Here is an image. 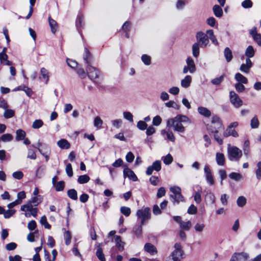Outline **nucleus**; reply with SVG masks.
<instances>
[{
    "mask_svg": "<svg viewBox=\"0 0 261 261\" xmlns=\"http://www.w3.org/2000/svg\"><path fill=\"white\" fill-rule=\"evenodd\" d=\"M137 127L141 130H145L147 127V124L144 121H139L137 124Z\"/></svg>",
    "mask_w": 261,
    "mask_h": 261,
    "instance_id": "6e6d98bb",
    "label": "nucleus"
},
{
    "mask_svg": "<svg viewBox=\"0 0 261 261\" xmlns=\"http://www.w3.org/2000/svg\"><path fill=\"white\" fill-rule=\"evenodd\" d=\"M252 64L251 61L249 58H246V63L242 64L240 67V70L242 72H249L250 68L252 67Z\"/></svg>",
    "mask_w": 261,
    "mask_h": 261,
    "instance_id": "4468645a",
    "label": "nucleus"
},
{
    "mask_svg": "<svg viewBox=\"0 0 261 261\" xmlns=\"http://www.w3.org/2000/svg\"><path fill=\"white\" fill-rule=\"evenodd\" d=\"M189 118L182 115H178L174 118H171L167 120V126L169 127H173L175 131L183 133L185 131V127L182 123L189 122Z\"/></svg>",
    "mask_w": 261,
    "mask_h": 261,
    "instance_id": "f257e3e1",
    "label": "nucleus"
},
{
    "mask_svg": "<svg viewBox=\"0 0 261 261\" xmlns=\"http://www.w3.org/2000/svg\"><path fill=\"white\" fill-rule=\"evenodd\" d=\"M228 157L230 161H238L242 155V150L236 146H229L227 149Z\"/></svg>",
    "mask_w": 261,
    "mask_h": 261,
    "instance_id": "20e7f679",
    "label": "nucleus"
},
{
    "mask_svg": "<svg viewBox=\"0 0 261 261\" xmlns=\"http://www.w3.org/2000/svg\"><path fill=\"white\" fill-rule=\"evenodd\" d=\"M67 195L72 200H76L77 199V193L75 189H72L68 190Z\"/></svg>",
    "mask_w": 261,
    "mask_h": 261,
    "instance_id": "7c9ffc66",
    "label": "nucleus"
},
{
    "mask_svg": "<svg viewBox=\"0 0 261 261\" xmlns=\"http://www.w3.org/2000/svg\"><path fill=\"white\" fill-rule=\"evenodd\" d=\"M213 11L216 17L220 18L222 16L223 12L220 5H215L213 7Z\"/></svg>",
    "mask_w": 261,
    "mask_h": 261,
    "instance_id": "f3484780",
    "label": "nucleus"
},
{
    "mask_svg": "<svg viewBox=\"0 0 261 261\" xmlns=\"http://www.w3.org/2000/svg\"><path fill=\"white\" fill-rule=\"evenodd\" d=\"M30 201L33 203L34 206H36L42 202V199L36 196L32 198Z\"/></svg>",
    "mask_w": 261,
    "mask_h": 261,
    "instance_id": "680f3d73",
    "label": "nucleus"
},
{
    "mask_svg": "<svg viewBox=\"0 0 261 261\" xmlns=\"http://www.w3.org/2000/svg\"><path fill=\"white\" fill-rule=\"evenodd\" d=\"M161 134L163 135L166 134L167 136V138L168 140L173 142L175 141V137L171 131H166L165 130H162L161 131Z\"/></svg>",
    "mask_w": 261,
    "mask_h": 261,
    "instance_id": "c85d7f7f",
    "label": "nucleus"
},
{
    "mask_svg": "<svg viewBox=\"0 0 261 261\" xmlns=\"http://www.w3.org/2000/svg\"><path fill=\"white\" fill-rule=\"evenodd\" d=\"M198 113L205 117H209L211 115V111L207 109V108L203 107H199L198 108Z\"/></svg>",
    "mask_w": 261,
    "mask_h": 261,
    "instance_id": "aec40b11",
    "label": "nucleus"
},
{
    "mask_svg": "<svg viewBox=\"0 0 261 261\" xmlns=\"http://www.w3.org/2000/svg\"><path fill=\"white\" fill-rule=\"evenodd\" d=\"M162 159L165 165H169L173 162V157L170 153L165 156H163Z\"/></svg>",
    "mask_w": 261,
    "mask_h": 261,
    "instance_id": "ea45409f",
    "label": "nucleus"
},
{
    "mask_svg": "<svg viewBox=\"0 0 261 261\" xmlns=\"http://www.w3.org/2000/svg\"><path fill=\"white\" fill-rule=\"evenodd\" d=\"M124 118L130 122H133V116L132 114L129 112H124L123 113Z\"/></svg>",
    "mask_w": 261,
    "mask_h": 261,
    "instance_id": "5fc2aeb1",
    "label": "nucleus"
},
{
    "mask_svg": "<svg viewBox=\"0 0 261 261\" xmlns=\"http://www.w3.org/2000/svg\"><path fill=\"white\" fill-rule=\"evenodd\" d=\"M15 213V211L13 210H9L6 211L5 210L4 216L6 219H8L13 216Z\"/></svg>",
    "mask_w": 261,
    "mask_h": 261,
    "instance_id": "0e129e2a",
    "label": "nucleus"
},
{
    "mask_svg": "<svg viewBox=\"0 0 261 261\" xmlns=\"http://www.w3.org/2000/svg\"><path fill=\"white\" fill-rule=\"evenodd\" d=\"M40 223L42 225H43L45 228L50 229L51 227L50 225L47 221V219L45 216H43L41 218Z\"/></svg>",
    "mask_w": 261,
    "mask_h": 261,
    "instance_id": "3c124183",
    "label": "nucleus"
},
{
    "mask_svg": "<svg viewBox=\"0 0 261 261\" xmlns=\"http://www.w3.org/2000/svg\"><path fill=\"white\" fill-rule=\"evenodd\" d=\"M205 201L206 203L213 204L215 202V196L212 192H208L205 196Z\"/></svg>",
    "mask_w": 261,
    "mask_h": 261,
    "instance_id": "412c9836",
    "label": "nucleus"
},
{
    "mask_svg": "<svg viewBox=\"0 0 261 261\" xmlns=\"http://www.w3.org/2000/svg\"><path fill=\"white\" fill-rule=\"evenodd\" d=\"M165 106L168 108H173L176 110H179L180 106L174 101L170 100L165 103Z\"/></svg>",
    "mask_w": 261,
    "mask_h": 261,
    "instance_id": "a18cd8bd",
    "label": "nucleus"
},
{
    "mask_svg": "<svg viewBox=\"0 0 261 261\" xmlns=\"http://www.w3.org/2000/svg\"><path fill=\"white\" fill-rule=\"evenodd\" d=\"M254 54L255 50L253 47L251 45L248 46L245 50V56L247 57L246 58L250 59V58L253 57Z\"/></svg>",
    "mask_w": 261,
    "mask_h": 261,
    "instance_id": "393cba45",
    "label": "nucleus"
},
{
    "mask_svg": "<svg viewBox=\"0 0 261 261\" xmlns=\"http://www.w3.org/2000/svg\"><path fill=\"white\" fill-rule=\"evenodd\" d=\"M180 227L185 230H189L191 227V222L190 221L187 222L180 221Z\"/></svg>",
    "mask_w": 261,
    "mask_h": 261,
    "instance_id": "f704fd0d",
    "label": "nucleus"
},
{
    "mask_svg": "<svg viewBox=\"0 0 261 261\" xmlns=\"http://www.w3.org/2000/svg\"><path fill=\"white\" fill-rule=\"evenodd\" d=\"M205 227V225L203 223H197L194 226V229L197 232H202Z\"/></svg>",
    "mask_w": 261,
    "mask_h": 261,
    "instance_id": "bf43d9fd",
    "label": "nucleus"
},
{
    "mask_svg": "<svg viewBox=\"0 0 261 261\" xmlns=\"http://www.w3.org/2000/svg\"><path fill=\"white\" fill-rule=\"evenodd\" d=\"M224 54L226 61L230 62L232 58V52L229 47H226L224 49Z\"/></svg>",
    "mask_w": 261,
    "mask_h": 261,
    "instance_id": "2f4dec72",
    "label": "nucleus"
},
{
    "mask_svg": "<svg viewBox=\"0 0 261 261\" xmlns=\"http://www.w3.org/2000/svg\"><path fill=\"white\" fill-rule=\"evenodd\" d=\"M27 158L32 160H35L36 158V154L35 151L31 149L28 150Z\"/></svg>",
    "mask_w": 261,
    "mask_h": 261,
    "instance_id": "69168bd1",
    "label": "nucleus"
},
{
    "mask_svg": "<svg viewBox=\"0 0 261 261\" xmlns=\"http://www.w3.org/2000/svg\"><path fill=\"white\" fill-rule=\"evenodd\" d=\"M144 248L145 251L151 255L156 254L158 252L156 247L151 243H146Z\"/></svg>",
    "mask_w": 261,
    "mask_h": 261,
    "instance_id": "2eb2a0df",
    "label": "nucleus"
},
{
    "mask_svg": "<svg viewBox=\"0 0 261 261\" xmlns=\"http://www.w3.org/2000/svg\"><path fill=\"white\" fill-rule=\"evenodd\" d=\"M132 23L129 21H126L122 27V30L125 32H128L130 31Z\"/></svg>",
    "mask_w": 261,
    "mask_h": 261,
    "instance_id": "4d7b16f0",
    "label": "nucleus"
},
{
    "mask_svg": "<svg viewBox=\"0 0 261 261\" xmlns=\"http://www.w3.org/2000/svg\"><path fill=\"white\" fill-rule=\"evenodd\" d=\"M229 99L231 103L236 108H239L243 105V101L239 96L233 91L229 92Z\"/></svg>",
    "mask_w": 261,
    "mask_h": 261,
    "instance_id": "6e6552de",
    "label": "nucleus"
},
{
    "mask_svg": "<svg viewBox=\"0 0 261 261\" xmlns=\"http://www.w3.org/2000/svg\"><path fill=\"white\" fill-rule=\"evenodd\" d=\"M116 246L119 251H122L124 249V243L122 242L120 236H116L115 237Z\"/></svg>",
    "mask_w": 261,
    "mask_h": 261,
    "instance_id": "4be33fe9",
    "label": "nucleus"
},
{
    "mask_svg": "<svg viewBox=\"0 0 261 261\" xmlns=\"http://www.w3.org/2000/svg\"><path fill=\"white\" fill-rule=\"evenodd\" d=\"M137 216L138 218H141V225L150 219V210L149 207H145L143 210H139L137 212Z\"/></svg>",
    "mask_w": 261,
    "mask_h": 261,
    "instance_id": "0eeeda50",
    "label": "nucleus"
},
{
    "mask_svg": "<svg viewBox=\"0 0 261 261\" xmlns=\"http://www.w3.org/2000/svg\"><path fill=\"white\" fill-rule=\"evenodd\" d=\"M196 43H198L202 48L206 47L208 43L209 40L208 38L206 35H205L202 32H198L196 34Z\"/></svg>",
    "mask_w": 261,
    "mask_h": 261,
    "instance_id": "423d86ee",
    "label": "nucleus"
},
{
    "mask_svg": "<svg viewBox=\"0 0 261 261\" xmlns=\"http://www.w3.org/2000/svg\"><path fill=\"white\" fill-rule=\"evenodd\" d=\"M142 61L146 65H149L151 63V58L146 55H142L141 57Z\"/></svg>",
    "mask_w": 261,
    "mask_h": 261,
    "instance_id": "052dcab7",
    "label": "nucleus"
},
{
    "mask_svg": "<svg viewBox=\"0 0 261 261\" xmlns=\"http://www.w3.org/2000/svg\"><path fill=\"white\" fill-rule=\"evenodd\" d=\"M43 125V122L41 119L35 120L32 124V127L34 129H38Z\"/></svg>",
    "mask_w": 261,
    "mask_h": 261,
    "instance_id": "c03bdc74",
    "label": "nucleus"
},
{
    "mask_svg": "<svg viewBox=\"0 0 261 261\" xmlns=\"http://www.w3.org/2000/svg\"><path fill=\"white\" fill-rule=\"evenodd\" d=\"M255 176L257 180H260L261 179V161H259L256 164Z\"/></svg>",
    "mask_w": 261,
    "mask_h": 261,
    "instance_id": "72a5a7b5",
    "label": "nucleus"
},
{
    "mask_svg": "<svg viewBox=\"0 0 261 261\" xmlns=\"http://www.w3.org/2000/svg\"><path fill=\"white\" fill-rule=\"evenodd\" d=\"M90 179V178L88 175L84 174L79 176L77 178V182L80 184H84L88 182Z\"/></svg>",
    "mask_w": 261,
    "mask_h": 261,
    "instance_id": "a878e982",
    "label": "nucleus"
},
{
    "mask_svg": "<svg viewBox=\"0 0 261 261\" xmlns=\"http://www.w3.org/2000/svg\"><path fill=\"white\" fill-rule=\"evenodd\" d=\"M58 146L61 149H67L70 147V144L66 139H62L57 142Z\"/></svg>",
    "mask_w": 261,
    "mask_h": 261,
    "instance_id": "dca6fc26",
    "label": "nucleus"
},
{
    "mask_svg": "<svg viewBox=\"0 0 261 261\" xmlns=\"http://www.w3.org/2000/svg\"><path fill=\"white\" fill-rule=\"evenodd\" d=\"M120 212L125 216L128 217L130 214L131 210L129 207L123 206L120 207Z\"/></svg>",
    "mask_w": 261,
    "mask_h": 261,
    "instance_id": "49530a36",
    "label": "nucleus"
},
{
    "mask_svg": "<svg viewBox=\"0 0 261 261\" xmlns=\"http://www.w3.org/2000/svg\"><path fill=\"white\" fill-rule=\"evenodd\" d=\"M142 226L140 223V225H137L133 228V232L137 237H140L142 234Z\"/></svg>",
    "mask_w": 261,
    "mask_h": 261,
    "instance_id": "37998d69",
    "label": "nucleus"
},
{
    "mask_svg": "<svg viewBox=\"0 0 261 261\" xmlns=\"http://www.w3.org/2000/svg\"><path fill=\"white\" fill-rule=\"evenodd\" d=\"M174 250L167 258L166 261H180L182 258L184 252L181 249V245L179 243L174 244Z\"/></svg>",
    "mask_w": 261,
    "mask_h": 261,
    "instance_id": "f03ea898",
    "label": "nucleus"
},
{
    "mask_svg": "<svg viewBox=\"0 0 261 261\" xmlns=\"http://www.w3.org/2000/svg\"><path fill=\"white\" fill-rule=\"evenodd\" d=\"M13 137L11 134H4L0 137V141H2L3 142H9L13 140Z\"/></svg>",
    "mask_w": 261,
    "mask_h": 261,
    "instance_id": "4c0bfd02",
    "label": "nucleus"
},
{
    "mask_svg": "<svg viewBox=\"0 0 261 261\" xmlns=\"http://www.w3.org/2000/svg\"><path fill=\"white\" fill-rule=\"evenodd\" d=\"M83 58L85 62L87 64V66L91 65L92 56L87 48H85V54Z\"/></svg>",
    "mask_w": 261,
    "mask_h": 261,
    "instance_id": "6ab92c4d",
    "label": "nucleus"
},
{
    "mask_svg": "<svg viewBox=\"0 0 261 261\" xmlns=\"http://www.w3.org/2000/svg\"><path fill=\"white\" fill-rule=\"evenodd\" d=\"M229 177L236 181H239L243 179L242 175L237 172H231L229 174Z\"/></svg>",
    "mask_w": 261,
    "mask_h": 261,
    "instance_id": "c756f323",
    "label": "nucleus"
},
{
    "mask_svg": "<svg viewBox=\"0 0 261 261\" xmlns=\"http://www.w3.org/2000/svg\"><path fill=\"white\" fill-rule=\"evenodd\" d=\"M239 125L238 122L235 121L231 123L227 127L226 129L223 133V136L225 137L232 136L233 137H238V133L235 130L234 128L237 127Z\"/></svg>",
    "mask_w": 261,
    "mask_h": 261,
    "instance_id": "39448f33",
    "label": "nucleus"
},
{
    "mask_svg": "<svg viewBox=\"0 0 261 261\" xmlns=\"http://www.w3.org/2000/svg\"><path fill=\"white\" fill-rule=\"evenodd\" d=\"M216 161L218 165L224 166L225 163L224 155L222 153L217 152L216 154Z\"/></svg>",
    "mask_w": 261,
    "mask_h": 261,
    "instance_id": "a211bd4d",
    "label": "nucleus"
},
{
    "mask_svg": "<svg viewBox=\"0 0 261 261\" xmlns=\"http://www.w3.org/2000/svg\"><path fill=\"white\" fill-rule=\"evenodd\" d=\"M99 83H88V84L84 85V88L87 87L90 91L95 90L96 88H100V85Z\"/></svg>",
    "mask_w": 261,
    "mask_h": 261,
    "instance_id": "b1692460",
    "label": "nucleus"
},
{
    "mask_svg": "<svg viewBox=\"0 0 261 261\" xmlns=\"http://www.w3.org/2000/svg\"><path fill=\"white\" fill-rule=\"evenodd\" d=\"M223 128V124L220 118L217 116L212 117L211 123L207 125V129L211 133H218Z\"/></svg>",
    "mask_w": 261,
    "mask_h": 261,
    "instance_id": "7ed1b4c3",
    "label": "nucleus"
},
{
    "mask_svg": "<svg viewBox=\"0 0 261 261\" xmlns=\"http://www.w3.org/2000/svg\"><path fill=\"white\" fill-rule=\"evenodd\" d=\"M40 73L42 76V80L47 82L49 80L50 73L45 68H41Z\"/></svg>",
    "mask_w": 261,
    "mask_h": 261,
    "instance_id": "5701e85b",
    "label": "nucleus"
},
{
    "mask_svg": "<svg viewBox=\"0 0 261 261\" xmlns=\"http://www.w3.org/2000/svg\"><path fill=\"white\" fill-rule=\"evenodd\" d=\"M14 115V112L11 109H5L4 113V116L6 118H10L12 117Z\"/></svg>",
    "mask_w": 261,
    "mask_h": 261,
    "instance_id": "864d4df0",
    "label": "nucleus"
},
{
    "mask_svg": "<svg viewBox=\"0 0 261 261\" xmlns=\"http://www.w3.org/2000/svg\"><path fill=\"white\" fill-rule=\"evenodd\" d=\"M88 75L91 80H94L99 76V71L91 65L87 66Z\"/></svg>",
    "mask_w": 261,
    "mask_h": 261,
    "instance_id": "9b49d317",
    "label": "nucleus"
},
{
    "mask_svg": "<svg viewBox=\"0 0 261 261\" xmlns=\"http://www.w3.org/2000/svg\"><path fill=\"white\" fill-rule=\"evenodd\" d=\"M249 257L248 254L246 252L234 253L230 261H247Z\"/></svg>",
    "mask_w": 261,
    "mask_h": 261,
    "instance_id": "9d476101",
    "label": "nucleus"
},
{
    "mask_svg": "<svg viewBox=\"0 0 261 261\" xmlns=\"http://www.w3.org/2000/svg\"><path fill=\"white\" fill-rule=\"evenodd\" d=\"M56 190L58 192L63 191L65 187V183L63 181H60L56 185Z\"/></svg>",
    "mask_w": 261,
    "mask_h": 261,
    "instance_id": "603ef678",
    "label": "nucleus"
},
{
    "mask_svg": "<svg viewBox=\"0 0 261 261\" xmlns=\"http://www.w3.org/2000/svg\"><path fill=\"white\" fill-rule=\"evenodd\" d=\"M103 123V121L99 116H96L94 120V125L97 129L101 128V125Z\"/></svg>",
    "mask_w": 261,
    "mask_h": 261,
    "instance_id": "a19ab883",
    "label": "nucleus"
},
{
    "mask_svg": "<svg viewBox=\"0 0 261 261\" xmlns=\"http://www.w3.org/2000/svg\"><path fill=\"white\" fill-rule=\"evenodd\" d=\"M192 53L194 57H197L199 55V45L195 43L192 46Z\"/></svg>",
    "mask_w": 261,
    "mask_h": 261,
    "instance_id": "e433bc0d",
    "label": "nucleus"
},
{
    "mask_svg": "<svg viewBox=\"0 0 261 261\" xmlns=\"http://www.w3.org/2000/svg\"><path fill=\"white\" fill-rule=\"evenodd\" d=\"M250 126L252 128H257L259 126V121L256 116H254L251 120Z\"/></svg>",
    "mask_w": 261,
    "mask_h": 261,
    "instance_id": "c9c22d12",
    "label": "nucleus"
},
{
    "mask_svg": "<svg viewBox=\"0 0 261 261\" xmlns=\"http://www.w3.org/2000/svg\"><path fill=\"white\" fill-rule=\"evenodd\" d=\"M123 175L124 177H128L130 179L133 181H136L138 180V177L131 169L126 168L123 170Z\"/></svg>",
    "mask_w": 261,
    "mask_h": 261,
    "instance_id": "ddd939ff",
    "label": "nucleus"
},
{
    "mask_svg": "<svg viewBox=\"0 0 261 261\" xmlns=\"http://www.w3.org/2000/svg\"><path fill=\"white\" fill-rule=\"evenodd\" d=\"M45 169V167L44 165H41L38 167L36 172V176L38 178H41L42 174Z\"/></svg>",
    "mask_w": 261,
    "mask_h": 261,
    "instance_id": "09e8293b",
    "label": "nucleus"
},
{
    "mask_svg": "<svg viewBox=\"0 0 261 261\" xmlns=\"http://www.w3.org/2000/svg\"><path fill=\"white\" fill-rule=\"evenodd\" d=\"M48 20L51 32L53 33H55L58 28L57 23L55 20L51 18L50 17H49Z\"/></svg>",
    "mask_w": 261,
    "mask_h": 261,
    "instance_id": "473e14b6",
    "label": "nucleus"
},
{
    "mask_svg": "<svg viewBox=\"0 0 261 261\" xmlns=\"http://www.w3.org/2000/svg\"><path fill=\"white\" fill-rule=\"evenodd\" d=\"M65 171L69 177H72L73 176V171L71 164L69 163L66 165Z\"/></svg>",
    "mask_w": 261,
    "mask_h": 261,
    "instance_id": "13d9d810",
    "label": "nucleus"
},
{
    "mask_svg": "<svg viewBox=\"0 0 261 261\" xmlns=\"http://www.w3.org/2000/svg\"><path fill=\"white\" fill-rule=\"evenodd\" d=\"M235 79L237 82H247V79L240 73H238L235 75Z\"/></svg>",
    "mask_w": 261,
    "mask_h": 261,
    "instance_id": "338daca9",
    "label": "nucleus"
},
{
    "mask_svg": "<svg viewBox=\"0 0 261 261\" xmlns=\"http://www.w3.org/2000/svg\"><path fill=\"white\" fill-rule=\"evenodd\" d=\"M162 122V118L161 117L157 115L155 116L152 120V124L155 126L159 125Z\"/></svg>",
    "mask_w": 261,
    "mask_h": 261,
    "instance_id": "e2e57ef3",
    "label": "nucleus"
},
{
    "mask_svg": "<svg viewBox=\"0 0 261 261\" xmlns=\"http://www.w3.org/2000/svg\"><path fill=\"white\" fill-rule=\"evenodd\" d=\"M161 169V161L157 160L154 162L151 166L147 167L146 171V174L148 175L152 174L153 171L154 170L156 172L160 171Z\"/></svg>",
    "mask_w": 261,
    "mask_h": 261,
    "instance_id": "1a4fd4ad",
    "label": "nucleus"
},
{
    "mask_svg": "<svg viewBox=\"0 0 261 261\" xmlns=\"http://www.w3.org/2000/svg\"><path fill=\"white\" fill-rule=\"evenodd\" d=\"M16 141H18L24 139L25 137V133L24 130L21 129H18L16 130Z\"/></svg>",
    "mask_w": 261,
    "mask_h": 261,
    "instance_id": "cd10ccee",
    "label": "nucleus"
},
{
    "mask_svg": "<svg viewBox=\"0 0 261 261\" xmlns=\"http://www.w3.org/2000/svg\"><path fill=\"white\" fill-rule=\"evenodd\" d=\"M96 255L97 257V258L100 260V261H106V258L104 254L103 253V251L102 248H98L97 249Z\"/></svg>",
    "mask_w": 261,
    "mask_h": 261,
    "instance_id": "58836bf2",
    "label": "nucleus"
},
{
    "mask_svg": "<svg viewBox=\"0 0 261 261\" xmlns=\"http://www.w3.org/2000/svg\"><path fill=\"white\" fill-rule=\"evenodd\" d=\"M67 63L68 65L72 68H75L77 66V63L72 59H67Z\"/></svg>",
    "mask_w": 261,
    "mask_h": 261,
    "instance_id": "774afa93",
    "label": "nucleus"
},
{
    "mask_svg": "<svg viewBox=\"0 0 261 261\" xmlns=\"http://www.w3.org/2000/svg\"><path fill=\"white\" fill-rule=\"evenodd\" d=\"M187 66L184 68L183 72L186 73L188 71L192 73L195 71V65L192 58L190 57H188L186 60Z\"/></svg>",
    "mask_w": 261,
    "mask_h": 261,
    "instance_id": "f8f14e48",
    "label": "nucleus"
},
{
    "mask_svg": "<svg viewBox=\"0 0 261 261\" xmlns=\"http://www.w3.org/2000/svg\"><path fill=\"white\" fill-rule=\"evenodd\" d=\"M112 125L116 128H119L122 123V120L120 119H115L111 121Z\"/></svg>",
    "mask_w": 261,
    "mask_h": 261,
    "instance_id": "8fccbe9b",
    "label": "nucleus"
},
{
    "mask_svg": "<svg viewBox=\"0 0 261 261\" xmlns=\"http://www.w3.org/2000/svg\"><path fill=\"white\" fill-rule=\"evenodd\" d=\"M241 6L245 9H249L253 6V3L251 0H245L241 3Z\"/></svg>",
    "mask_w": 261,
    "mask_h": 261,
    "instance_id": "de8ad7c7",
    "label": "nucleus"
},
{
    "mask_svg": "<svg viewBox=\"0 0 261 261\" xmlns=\"http://www.w3.org/2000/svg\"><path fill=\"white\" fill-rule=\"evenodd\" d=\"M246 198L244 196H241L237 199V203L239 207H243L246 204Z\"/></svg>",
    "mask_w": 261,
    "mask_h": 261,
    "instance_id": "79ce46f5",
    "label": "nucleus"
},
{
    "mask_svg": "<svg viewBox=\"0 0 261 261\" xmlns=\"http://www.w3.org/2000/svg\"><path fill=\"white\" fill-rule=\"evenodd\" d=\"M170 197L173 199V202H176L178 203L180 201H183L184 200V197L182 196L181 193H178V194L175 195H171Z\"/></svg>",
    "mask_w": 261,
    "mask_h": 261,
    "instance_id": "bb28decb",
    "label": "nucleus"
}]
</instances>
